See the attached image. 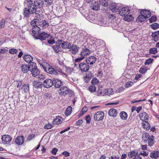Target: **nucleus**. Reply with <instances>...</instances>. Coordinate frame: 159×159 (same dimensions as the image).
<instances>
[{"instance_id":"nucleus-1","label":"nucleus","mask_w":159,"mask_h":159,"mask_svg":"<svg viewBox=\"0 0 159 159\" xmlns=\"http://www.w3.org/2000/svg\"><path fill=\"white\" fill-rule=\"evenodd\" d=\"M33 0H28L27 4L28 5V8L32 14H35V16L38 18L40 17V14H39L37 11H36L37 7Z\"/></svg>"},{"instance_id":"nucleus-2","label":"nucleus","mask_w":159,"mask_h":159,"mask_svg":"<svg viewBox=\"0 0 159 159\" xmlns=\"http://www.w3.org/2000/svg\"><path fill=\"white\" fill-rule=\"evenodd\" d=\"M90 51L87 48L84 49L80 53V57L76 58L75 61L76 62H79L83 60L85 56L90 53Z\"/></svg>"},{"instance_id":"nucleus-3","label":"nucleus","mask_w":159,"mask_h":159,"mask_svg":"<svg viewBox=\"0 0 159 159\" xmlns=\"http://www.w3.org/2000/svg\"><path fill=\"white\" fill-rule=\"evenodd\" d=\"M36 64L34 62L30 63V68L31 74L33 76L35 77L39 73V71L36 66Z\"/></svg>"},{"instance_id":"nucleus-4","label":"nucleus","mask_w":159,"mask_h":159,"mask_svg":"<svg viewBox=\"0 0 159 159\" xmlns=\"http://www.w3.org/2000/svg\"><path fill=\"white\" fill-rule=\"evenodd\" d=\"M119 14L122 16H125V15H128L130 12L129 8L127 7H119V10L118 11Z\"/></svg>"},{"instance_id":"nucleus-5","label":"nucleus","mask_w":159,"mask_h":159,"mask_svg":"<svg viewBox=\"0 0 159 159\" xmlns=\"http://www.w3.org/2000/svg\"><path fill=\"white\" fill-rule=\"evenodd\" d=\"M62 39L58 40L56 41L55 45L52 46V48L55 52L58 53L61 52V43L62 42Z\"/></svg>"},{"instance_id":"nucleus-6","label":"nucleus","mask_w":159,"mask_h":159,"mask_svg":"<svg viewBox=\"0 0 159 159\" xmlns=\"http://www.w3.org/2000/svg\"><path fill=\"white\" fill-rule=\"evenodd\" d=\"M79 67L80 70L82 72L87 71L89 69V66L87 63L84 62H81L79 64Z\"/></svg>"},{"instance_id":"nucleus-7","label":"nucleus","mask_w":159,"mask_h":159,"mask_svg":"<svg viewBox=\"0 0 159 159\" xmlns=\"http://www.w3.org/2000/svg\"><path fill=\"white\" fill-rule=\"evenodd\" d=\"M2 140L3 143L9 144L11 142L12 138L9 135L4 134L2 137Z\"/></svg>"},{"instance_id":"nucleus-8","label":"nucleus","mask_w":159,"mask_h":159,"mask_svg":"<svg viewBox=\"0 0 159 159\" xmlns=\"http://www.w3.org/2000/svg\"><path fill=\"white\" fill-rule=\"evenodd\" d=\"M104 113L101 111H98L94 115V119L95 120H102L104 117Z\"/></svg>"},{"instance_id":"nucleus-9","label":"nucleus","mask_w":159,"mask_h":159,"mask_svg":"<svg viewBox=\"0 0 159 159\" xmlns=\"http://www.w3.org/2000/svg\"><path fill=\"white\" fill-rule=\"evenodd\" d=\"M49 35L47 33L44 32H42L38 36L36 37L37 39H39L41 41L45 40L47 38Z\"/></svg>"},{"instance_id":"nucleus-10","label":"nucleus","mask_w":159,"mask_h":159,"mask_svg":"<svg viewBox=\"0 0 159 159\" xmlns=\"http://www.w3.org/2000/svg\"><path fill=\"white\" fill-rule=\"evenodd\" d=\"M53 85L56 88H59L62 85V82L57 79H53Z\"/></svg>"},{"instance_id":"nucleus-11","label":"nucleus","mask_w":159,"mask_h":159,"mask_svg":"<svg viewBox=\"0 0 159 159\" xmlns=\"http://www.w3.org/2000/svg\"><path fill=\"white\" fill-rule=\"evenodd\" d=\"M69 93V89L66 86L61 87L59 91V93L61 95L65 96Z\"/></svg>"},{"instance_id":"nucleus-12","label":"nucleus","mask_w":159,"mask_h":159,"mask_svg":"<svg viewBox=\"0 0 159 159\" xmlns=\"http://www.w3.org/2000/svg\"><path fill=\"white\" fill-rule=\"evenodd\" d=\"M96 58L94 56H90L87 57L85 60L86 62L88 64L93 65L95 63Z\"/></svg>"},{"instance_id":"nucleus-13","label":"nucleus","mask_w":159,"mask_h":159,"mask_svg":"<svg viewBox=\"0 0 159 159\" xmlns=\"http://www.w3.org/2000/svg\"><path fill=\"white\" fill-rule=\"evenodd\" d=\"M43 85L46 88H49L53 85V80L50 79L46 80L43 82Z\"/></svg>"},{"instance_id":"nucleus-14","label":"nucleus","mask_w":159,"mask_h":159,"mask_svg":"<svg viewBox=\"0 0 159 159\" xmlns=\"http://www.w3.org/2000/svg\"><path fill=\"white\" fill-rule=\"evenodd\" d=\"M25 141V138L23 136H20L15 139L16 143L18 145L22 144Z\"/></svg>"},{"instance_id":"nucleus-15","label":"nucleus","mask_w":159,"mask_h":159,"mask_svg":"<svg viewBox=\"0 0 159 159\" xmlns=\"http://www.w3.org/2000/svg\"><path fill=\"white\" fill-rule=\"evenodd\" d=\"M20 68L22 71L24 73H26L28 71H31L30 63L29 64V66L26 64H23Z\"/></svg>"},{"instance_id":"nucleus-16","label":"nucleus","mask_w":159,"mask_h":159,"mask_svg":"<svg viewBox=\"0 0 159 159\" xmlns=\"http://www.w3.org/2000/svg\"><path fill=\"white\" fill-rule=\"evenodd\" d=\"M61 43V47L63 49H70L71 47V44L70 43L67 41H65L63 40L62 41Z\"/></svg>"},{"instance_id":"nucleus-17","label":"nucleus","mask_w":159,"mask_h":159,"mask_svg":"<svg viewBox=\"0 0 159 159\" xmlns=\"http://www.w3.org/2000/svg\"><path fill=\"white\" fill-rule=\"evenodd\" d=\"M118 4H114L112 3L110 6L109 8L113 12H116L119 10V6Z\"/></svg>"},{"instance_id":"nucleus-18","label":"nucleus","mask_w":159,"mask_h":159,"mask_svg":"<svg viewBox=\"0 0 159 159\" xmlns=\"http://www.w3.org/2000/svg\"><path fill=\"white\" fill-rule=\"evenodd\" d=\"M152 38V40L155 42H157L158 40V36H159V30L158 31L153 32L151 35Z\"/></svg>"},{"instance_id":"nucleus-19","label":"nucleus","mask_w":159,"mask_h":159,"mask_svg":"<svg viewBox=\"0 0 159 159\" xmlns=\"http://www.w3.org/2000/svg\"><path fill=\"white\" fill-rule=\"evenodd\" d=\"M32 84L34 88L36 89L41 88L43 85L41 82L37 81H34Z\"/></svg>"},{"instance_id":"nucleus-20","label":"nucleus","mask_w":159,"mask_h":159,"mask_svg":"<svg viewBox=\"0 0 159 159\" xmlns=\"http://www.w3.org/2000/svg\"><path fill=\"white\" fill-rule=\"evenodd\" d=\"M47 73L50 74L54 75H57L58 74L57 72V71L56 69L52 68L51 66L50 68L48 69V70L46 71Z\"/></svg>"},{"instance_id":"nucleus-21","label":"nucleus","mask_w":159,"mask_h":159,"mask_svg":"<svg viewBox=\"0 0 159 159\" xmlns=\"http://www.w3.org/2000/svg\"><path fill=\"white\" fill-rule=\"evenodd\" d=\"M140 13V14H142L146 18H149L151 16V12L147 10H142Z\"/></svg>"},{"instance_id":"nucleus-22","label":"nucleus","mask_w":159,"mask_h":159,"mask_svg":"<svg viewBox=\"0 0 159 159\" xmlns=\"http://www.w3.org/2000/svg\"><path fill=\"white\" fill-rule=\"evenodd\" d=\"M70 51L71 53L74 54H76L78 52L79 49V47H78L76 45L73 44L71 45L70 48Z\"/></svg>"},{"instance_id":"nucleus-23","label":"nucleus","mask_w":159,"mask_h":159,"mask_svg":"<svg viewBox=\"0 0 159 159\" xmlns=\"http://www.w3.org/2000/svg\"><path fill=\"white\" fill-rule=\"evenodd\" d=\"M23 59L27 63H31L33 61L32 56L28 54H25L23 56Z\"/></svg>"},{"instance_id":"nucleus-24","label":"nucleus","mask_w":159,"mask_h":159,"mask_svg":"<svg viewBox=\"0 0 159 159\" xmlns=\"http://www.w3.org/2000/svg\"><path fill=\"white\" fill-rule=\"evenodd\" d=\"M139 116L142 120L143 121H146L148 120V114L145 112L141 113L139 114Z\"/></svg>"},{"instance_id":"nucleus-25","label":"nucleus","mask_w":159,"mask_h":159,"mask_svg":"<svg viewBox=\"0 0 159 159\" xmlns=\"http://www.w3.org/2000/svg\"><path fill=\"white\" fill-rule=\"evenodd\" d=\"M40 64L41 67H42L46 72L51 66L49 64L44 61H43Z\"/></svg>"},{"instance_id":"nucleus-26","label":"nucleus","mask_w":159,"mask_h":159,"mask_svg":"<svg viewBox=\"0 0 159 159\" xmlns=\"http://www.w3.org/2000/svg\"><path fill=\"white\" fill-rule=\"evenodd\" d=\"M32 14L30 11L27 8H25L23 10V15L25 18L29 17Z\"/></svg>"},{"instance_id":"nucleus-27","label":"nucleus","mask_w":159,"mask_h":159,"mask_svg":"<svg viewBox=\"0 0 159 159\" xmlns=\"http://www.w3.org/2000/svg\"><path fill=\"white\" fill-rule=\"evenodd\" d=\"M40 29L37 26L32 27V32L34 34H38L40 32Z\"/></svg>"},{"instance_id":"nucleus-28","label":"nucleus","mask_w":159,"mask_h":159,"mask_svg":"<svg viewBox=\"0 0 159 159\" xmlns=\"http://www.w3.org/2000/svg\"><path fill=\"white\" fill-rule=\"evenodd\" d=\"M159 156L158 151H153L151 152L150 157L152 158L157 159Z\"/></svg>"},{"instance_id":"nucleus-29","label":"nucleus","mask_w":159,"mask_h":159,"mask_svg":"<svg viewBox=\"0 0 159 159\" xmlns=\"http://www.w3.org/2000/svg\"><path fill=\"white\" fill-rule=\"evenodd\" d=\"M62 121L61 118L60 116H57L53 119V122L54 125H58L61 123Z\"/></svg>"},{"instance_id":"nucleus-30","label":"nucleus","mask_w":159,"mask_h":159,"mask_svg":"<svg viewBox=\"0 0 159 159\" xmlns=\"http://www.w3.org/2000/svg\"><path fill=\"white\" fill-rule=\"evenodd\" d=\"M33 1L34 2L35 5H36V7H37L38 8H41L43 7V0H33Z\"/></svg>"},{"instance_id":"nucleus-31","label":"nucleus","mask_w":159,"mask_h":159,"mask_svg":"<svg viewBox=\"0 0 159 159\" xmlns=\"http://www.w3.org/2000/svg\"><path fill=\"white\" fill-rule=\"evenodd\" d=\"M113 93V90L111 89H106L103 91V93L105 95H110Z\"/></svg>"},{"instance_id":"nucleus-32","label":"nucleus","mask_w":159,"mask_h":159,"mask_svg":"<svg viewBox=\"0 0 159 159\" xmlns=\"http://www.w3.org/2000/svg\"><path fill=\"white\" fill-rule=\"evenodd\" d=\"M117 112V110H109V115L112 117H115L116 116Z\"/></svg>"},{"instance_id":"nucleus-33","label":"nucleus","mask_w":159,"mask_h":159,"mask_svg":"<svg viewBox=\"0 0 159 159\" xmlns=\"http://www.w3.org/2000/svg\"><path fill=\"white\" fill-rule=\"evenodd\" d=\"M143 128L146 130H148L150 127L149 123L147 121H144L143 122Z\"/></svg>"},{"instance_id":"nucleus-34","label":"nucleus","mask_w":159,"mask_h":159,"mask_svg":"<svg viewBox=\"0 0 159 159\" xmlns=\"http://www.w3.org/2000/svg\"><path fill=\"white\" fill-rule=\"evenodd\" d=\"M133 19V18L132 15H128V14L125 15L123 19L124 20L128 22L132 20Z\"/></svg>"},{"instance_id":"nucleus-35","label":"nucleus","mask_w":159,"mask_h":159,"mask_svg":"<svg viewBox=\"0 0 159 159\" xmlns=\"http://www.w3.org/2000/svg\"><path fill=\"white\" fill-rule=\"evenodd\" d=\"M145 19H146V18L144 17L143 14H141L137 18L136 20L137 22L140 21V22H142L144 21V20Z\"/></svg>"},{"instance_id":"nucleus-36","label":"nucleus","mask_w":159,"mask_h":159,"mask_svg":"<svg viewBox=\"0 0 159 159\" xmlns=\"http://www.w3.org/2000/svg\"><path fill=\"white\" fill-rule=\"evenodd\" d=\"M150 138L149 134L147 133H144L143 134V136L142 137L143 140L144 142H146Z\"/></svg>"},{"instance_id":"nucleus-37","label":"nucleus","mask_w":159,"mask_h":159,"mask_svg":"<svg viewBox=\"0 0 159 159\" xmlns=\"http://www.w3.org/2000/svg\"><path fill=\"white\" fill-rule=\"evenodd\" d=\"M25 93H27L29 91V84H25L23 85L21 88Z\"/></svg>"},{"instance_id":"nucleus-38","label":"nucleus","mask_w":159,"mask_h":159,"mask_svg":"<svg viewBox=\"0 0 159 159\" xmlns=\"http://www.w3.org/2000/svg\"><path fill=\"white\" fill-rule=\"evenodd\" d=\"M120 115L121 119L123 120L126 119L127 117V113L124 111L121 112L120 113Z\"/></svg>"},{"instance_id":"nucleus-39","label":"nucleus","mask_w":159,"mask_h":159,"mask_svg":"<svg viewBox=\"0 0 159 159\" xmlns=\"http://www.w3.org/2000/svg\"><path fill=\"white\" fill-rule=\"evenodd\" d=\"M91 8L92 9L95 11L98 10L99 8V6L98 3L95 2V3H93L92 5Z\"/></svg>"},{"instance_id":"nucleus-40","label":"nucleus","mask_w":159,"mask_h":159,"mask_svg":"<svg viewBox=\"0 0 159 159\" xmlns=\"http://www.w3.org/2000/svg\"><path fill=\"white\" fill-rule=\"evenodd\" d=\"M157 48H150L148 51L150 54H155L157 52Z\"/></svg>"},{"instance_id":"nucleus-41","label":"nucleus","mask_w":159,"mask_h":159,"mask_svg":"<svg viewBox=\"0 0 159 159\" xmlns=\"http://www.w3.org/2000/svg\"><path fill=\"white\" fill-rule=\"evenodd\" d=\"M153 139L154 137L153 135H152L150 137V138L148 140V145L150 146H152L153 144Z\"/></svg>"},{"instance_id":"nucleus-42","label":"nucleus","mask_w":159,"mask_h":159,"mask_svg":"<svg viewBox=\"0 0 159 159\" xmlns=\"http://www.w3.org/2000/svg\"><path fill=\"white\" fill-rule=\"evenodd\" d=\"M39 21V20L37 19H34L32 20L30 24L32 26V27H34V26L36 25L37 26V23Z\"/></svg>"},{"instance_id":"nucleus-43","label":"nucleus","mask_w":159,"mask_h":159,"mask_svg":"<svg viewBox=\"0 0 159 159\" xmlns=\"http://www.w3.org/2000/svg\"><path fill=\"white\" fill-rule=\"evenodd\" d=\"M150 26L154 30H156L159 28V24L155 23L151 25Z\"/></svg>"},{"instance_id":"nucleus-44","label":"nucleus","mask_w":159,"mask_h":159,"mask_svg":"<svg viewBox=\"0 0 159 159\" xmlns=\"http://www.w3.org/2000/svg\"><path fill=\"white\" fill-rule=\"evenodd\" d=\"M53 2V0H45L44 1V3L47 7H49L51 6Z\"/></svg>"},{"instance_id":"nucleus-45","label":"nucleus","mask_w":159,"mask_h":159,"mask_svg":"<svg viewBox=\"0 0 159 159\" xmlns=\"http://www.w3.org/2000/svg\"><path fill=\"white\" fill-rule=\"evenodd\" d=\"M99 3L100 4L104 7H107L108 5L107 2L105 0H100Z\"/></svg>"},{"instance_id":"nucleus-46","label":"nucleus","mask_w":159,"mask_h":159,"mask_svg":"<svg viewBox=\"0 0 159 159\" xmlns=\"http://www.w3.org/2000/svg\"><path fill=\"white\" fill-rule=\"evenodd\" d=\"M96 88L94 85L90 86L89 88V90L91 92H95L96 90Z\"/></svg>"},{"instance_id":"nucleus-47","label":"nucleus","mask_w":159,"mask_h":159,"mask_svg":"<svg viewBox=\"0 0 159 159\" xmlns=\"http://www.w3.org/2000/svg\"><path fill=\"white\" fill-rule=\"evenodd\" d=\"M147 69L146 67L145 66L141 67L139 70V72L140 73L142 74H143L147 71Z\"/></svg>"},{"instance_id":"nucleus-48","label":"nucleus","mask_w":159,"mask_h":159,"mask_svg":"<svg viewBox=\"0 0 159 159\" xmlns=\"http://www.w3.org/2000/svg\"><path fill=\"white\" fill-rule=\"evenodd\" d=\"M41 25L43 29H44L48 26V24L46 20H43Z\"/></svg>"},{"instance_id":"nucleus-49","label":"nucleus","mask_w":159,"mask_h":159,"mask_svg":"<svg viewBox=\"0 0 159 159\" xmlns=\"http://www.w3.org/2000/svg\"><path fill=\"white\" fill-rule=\"evenodd\" d=\"M9 52L13 54H16L18 52V50L16 49L12 48L9 50Z\"/></svg>"},{"instance_id":"nucleus-50","label":"nucleus","mask_w":159,"mask_h":159,"mask_svg":"<svg viewBox=\"0 0 159 159\" xmlns=\"http://www.w3.org/2000/svg\"><path fill=\"white\" fill-rule=\"evenodd\" d=\"M153 61V59L149 58L146 60L145 62H144V65H148L152 62Z\"/></svg>"},{"instance_id":"nucleus-51","label":"nucleus","mask_w":159,"mask_h":159,"mask_svg":"<svg viewBox=\"0 0 159 159\" xmlns=\"http://www.w3.org/2000/svg\"><path fill=\"white\" fill-rule=\"evenodd\" d=\"M97 94L98 96H105V94L102 93V89H98L97 92Z\"/></svg>"},{"instance_id":"nucleus-52","label":"nucleus","mask_w":159,"mask_h":159,"mask_svg":"<svg viewBox=\"0 0 159 159\" xmlns=\"http://www.w3.org/2000/svg\"><path fill=\"white\" fill-rule=\"evenodd\" d=\"M56 70L57 71L65 75H66V74L64 72V71L60 68L57 67L56 68Z\"/></svg>"},{"instance_id":"nucleus-53","label":"nucleus","mask_w":159,"mask_h":159,"mask_svg":"<svg viewBox=\"0 0 159 159\" xmlns=\"http://www.w3.org/2000/svg\"><path fill=\"white\" fill-rule=\"evenodd\" d=\"M157 17L156 16H152L149 20L150 23L155 21L157 20Z\"/></svg>"},{"instance_id":"nucleus-54","label":"nucleus","mask_w":159,"mask_h":159,"mask_svg":"<svg viewBox=\"0 0 159 159\" xmlns=\"http://www.w3.org/2000/svg\"><path fill=\"white\" fill-rule=\"evenodd\" d=\"M120 156L118 155H114L109 157V159H119Z\"/></svg>"},{"instance_id":"nucleus-55","label":"nucleus","mask_w":159,"mask_h":159,"mask_svg":"<svg viewBox=\"0 0 159 159\" xmlns=\"http://www.w3.org/2000/svg\"><path fill=\"white\" fill-rule=\"evenodd\" d=\"M44 97L46 99H50L52 98V95L50 93H46L44 95Z\"/></svg>"},{"instance_id":"nucleus-56","label":"nucleus","mask_w":159,"mask_h":159,"mask_svg":"<svg viewBox=\"0 0 159 159\" xmlns=\"http://www.w3.org/2000/svg\"><path fill=\"white\" fill-rule=\"evenodd\" d=\"M5 21L4 20H3L0 22V30L3 28L4 27Z\"/></svg>"},{"instance_id":"nucleus-57","label":"nucleus","mask_w":159,"mask_h":159,"mask_svg":"<svg viewBox=\"0 0 159 159\" xmlns=\"http://www.w3.org/2000/svg\"><path fill=\"white\" fill-rule=\"evenodd\" d=\"M133 83L132 81L127 82L125 83V87L126 88H128L133 85Z\"/></svg>"},{"instance_id":"nucleus-58","label":"nucleus","mask_w":159,"mask_h":159,"mask_svg":"<svg viewBox=\"0 0 159 159\" xmlns=\"http://www.w3.org/2000/svg\"><path fill=\"white\" fill-rule=\"evenodd\" d=\"M85 119L86 120V123L87 124L89 123L90 122L91 118L90 116L88 115L87 116L85 117Z\"/></svg>"},{"instance_id":"nucleus-59","label":"nucleus","mask_w":159,"mask_h":159,"mask_svg":"<svg viewBox=\"0 0 159 159\" xmlns=\"http://www.w3.org/2000/svg\"><path fill=\"white\" fill-rule=\"evenodd\" d=\"M135 152L134 151H132L129 153L128 156L129 157L132 158L135 155Z\"/></svg>"},{"instance_id":"nucleus-60","label":"nucleus","mask_w":159,"mask_h":159,"mask_svg":"<svg viewBox=\"0 0 159 159\" xmlns=\"http://www.w3.org/2000/svg\"><path fill=\"white\" fill-rule=\"evenodd\" d=\"M105 21L103 19H102L98 23V24L101 26H105L106 25Z\"/></svg>"},{"instance_id":"nucleus-61","label":"nucleus","mask_w":159,"mask_h":159,"mask_svg":"<svg viewBox=\"0 0 159 159\" xmlns=\"http://www.w3.org/2000/svg\"><path fill=\"white\" fill-rule=\"evenodd\" d=\"M83 122V120H79L77 121H76L75 125V126L80 125L82 124Z\"/></svg>"},{"instance_id":"nucleus-62","label":"nucleus","mask_w":159,"mask_h":159,"mask_svg":"<svg viewBox=\"0 0 159 159\" xmlns=\"http://www.w3.org/2000/svg\"><path fill=\"white\" fill-rule=\"evenodd\" d=\"M57 151L58 149L57 148H54L51 151V153L53 155H55L56 154Z\"/></svg>"},{"instance_id":"nucleus-63","label":"nucleus","mask_w":159,"mask_h":159,"mask_svg":"<svg viewBox=\"0 0 159 159\" xmlns=\"http://www.w3.org/2000/svg\"><path fill=\"white\" fill-rule=\"evenodd\" d=\"M72 110H66L65 114L67 116L70 115L72 112Z\"/></svg>"},{"instance_id":"nucleus-64","label":"nucleus","mask_w":159,"mask_h":159,"mask_svg":"<svg viewBox=\"0 0 159 159\" xmlns=\"http://www.w3.org/2000/svg\"><path fill=\"white\" fill-rule=\"evenodd\" d=\"M6 48H7L3 49H0V54L1 53L4 54L7 51V50Z\"/></svg>"}]
</instances>
